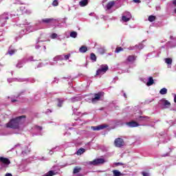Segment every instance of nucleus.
<instances>
[{
    "label": "nucleus",
    "mask_w": 176,
    "mask_h": 176,
    "mask_svg": "<svg viewBox=\"0 0 176 176\" xmlns=\"http://www.w3.org/2000/svg\"><path fill=\"white\" fill-rule=\"evenodd\" d=\"M101 98V93L96 94L95 98L91 99V102L94 103L96 101H98Z\"/></svg>",
    "instance_id": "f8f14e48"
},
{
    "label": "nucleus",
    "mask_w": 176,
    "mask_h": 176,
    "mask_svg": "<svg viewBox=\"0 0 176 176\" xmlns=\"http://www.w3.org/2000/svg\"><path fill=\"white\" fill-rule=\"evenodd\" d=\"M126 124L129 126V127H138V123L134 121L127 122Z\"/></svg>",
    "instance_id": "2eb2a0df"
},
{
    "label": "nucleus",
    "mask_w": 176,
    "mask_h": 176,
    "mask_svg": "<svg viewBox=\"0 0 176 176\" xmlns=\"http://www.w3.org/2000/svg\"><path fill=\"white\" fill-rule=\"evenodd\" d=\"M55 82H58V80H55Z\"/></svg>",
    "instance_id": "0e129e2a"
},
{
    "label": "nucleus",
    "mask_w": 176,
    "mask_h": 176,
    "mask_svg": "<svg viewBox=\"0 0 176 176\" xmlns=\"http://www.w3.org/2000/svg\"><path fill=\"white\" fill-rule=\"evenodd\" d=\"M44 50H46V46H44Z\"/></svg>",
    "instance_id": "680f3d73"
},
{
    "label": "nucleus",
    "mask_w": 176,
    "mask_h": 176,
    "mask_svg": "<svg viewBox=\"0 0 176 176\" xmlns=\"http://www.w3.org/2000/svg\"><path fill=\"white\" fill-rule=\"evenodd\" d=\"M135 56L131 55L128 56V58H126V61H128V63H134V61H135Z\"/></svg>",
    "instance_id": "4468645a"
},
{
    "label": "nucleus",
    "mask_w": 176,
    "mask_h": 176,
    "mask_svg": "<svg viewBox=\"0 0 176 176\" xmlns=\"http://www.w3.org/2000/svg\"><path fill=\"white\" fill-rule=\"evenodd\" d=\"M79 52L80 53H86L87 52V47L82 45L80 47Z\"/></svg>",
    "instance_id": "6ab92c4d"
},
{
    "label": "nucleus",
    "mask_w": 176,
    "mask_h": 176,
    "mask_svg": "<svg viewBox=\"0 0 176 176\" xmlns=\"http://www.w3.org/2000/svg\"><path fill=\"white\" fill-rule=\"evenodd\" d=\"M138 122H145L146 120H149V117L148 116H139L135 118Z\"/></svg>",
    "instance_id": "9b49d317"
},
{
    "label": "nucleus",
    "mask_w": 176,
    "mask_h": 176,
    "mask_svg": "<svg viewBox=\"0 0 176 176\" xmlns=\"http://www.w3.org/2000/svg\"><path fill=\"white\" fill-rule=\"evenodd\" d=\"M50 155H53V151H50Z\"/></svg>",
    "instance_id": "8fccbe9b"
},
{
    "label": "nucleus",
    "mask_w": 176,
    "mask_h": 176,
    "mask_svg": "<svg viewBox=\"0 0 176 176\" xmlns=\"http://www.w3.org/2000/svg\"><path fill=\"white\" fill-rule=\"evenodd\" d=\"M30 152V150H28V146H25L24 148H22V153L24 155L25 153H28Z\"/></svg>",
    "instance_id": "bb28decb"
},
{
    "label": "nucleus",
    "mask_w": 176,
    "mask_h": 176,
    "mask_svg": "<svg viewBox=\"0 0 176 176\" xmlns=\"http://www.w3.org/2000/svg\"><path fill=\"white\" fill-rule=\"evenodd\" d=\"M142 175L143 176H149V173H146V172H142Z\"/></svg>",
    "instance_id": "c9c22d12"
},
{
    "label": "nucleus",
    "mask_w": 176,
    "mask_h": 176,
    "mask_svg": "<svg viewBox=\"0 0 176 176\" xmlns=\"http://www.w3.org/2000/svg\"><path fill=\"white\" fill-rule=\"evenodd\" d=\"M174 102L176 103V95L175 94H174Z\"/></svg>",
    "instance_id": "37998d69"
},
{
    "label": "nucleus",
    "mask_w": 176,
    "mask_h": 176,
    "mask_svg": "<svg viewBox=\"0 0 176 176\" xmlns=\"http://www.w3.org/2000/svg\"><path fill=\"white\" fill-rule=\"evenodd\" d=\"M160 94H162V96H164V94H167V89L166 88H162L160 91Z\"/></svg>",
    "instance_id": "a878e982"
},
{
    "label": "nucleus",
    "mask_w": 176,
    "mask_h": 176,
    "mask_svg": "<svg viewBox=\"0 0 176 176\" xmlns=\"http://www.w3.org/2000/svg\"><path fill=\"white\" fill-rule=\"evenodd\" d=\"M167 156H170V153H167L166 154H164V155H162V157H166Z\"/></svg>",
    "instance_id": "e433bc0d"
},
{
    "label": "nucleus",
    "mask_w": 176,
    "mask_h": 176,
    "mask_svg": "<svg viewBox=\"0 0 176 176\" xmlns=\"http://www.w3.org/2000/svg\"><path fill=\"white\" fill-rule=\"evenodd\" d=\"M116 166H123V163H122V162H117V163H116Z\"/></svg>",
    "instance_id": "58836bf2"
},
{
    "label": "nucleus",
    "mask_w": 176,
    "mask_h": 176,
    "mask_svg": "<svg viewBox=\"0 0 176 176\" xmlns=\"http://www.w3.org/2000/svg\"><path fill=\"white\" fill-rule=\"evenodd\" d=\"M156 20V16L151 15L148 16V21H150L151 23L155 21Z\"/></svg>",
    "instance_id": "393cba45"
},
{
    "label": "nucleus",
    "mask_w": 176,
    "mask_h": 176,
    "mask_svg": "<svg viewBox=\"0 0 176 176\" xmlns=\"http://www.w3.org/2000/svg\"><path fill=\"white\" fill-rule=\"evenodd\" d=\"M133 2H135V3H141L140 0H133Z\"/></svg>",
    "instance_id": "ea45409f"
},
{
    "label": "nucleus",
    "mask_w": 176,
    "mask_h": 176,
    "mask_svg": "<svg viewBox=\"0 0 176 176\" xmlns=\"http://www.w3.org/2000/svg\"><path fill=\"white\" fill-rule=\"evenodd\" d=\"M173 3L175 5V6H176V0H173Z\"/></svg>",
    "instance_id": "c03bdc74"
},
{
    "label": "nucleus",
    "mask_w": 176,
    "mask_h": 176,
    "mask_svg": "<svg viewBox=\"0 0 176 176\" xmlns=\"http://www.w3.org/2000/svg\"><path fill=\"white\" fill-rule=\"evenodd\" d=\"M174 13L176 14V8L174 10Z\"/></svg>",
    "instance_id": "6e6d98bb"
},
{
    "label": "nucleus",
    "mask_w": 176,
    "mask_h": 176,
    "mask_svg": "<svg viewBox=\"0 0 176 176\" xmlns=\"http://www.w3.org/2000/svg\"><path fill=\"white\" fill-rule=\"evenodd\" d=\"M62 105H63V101L59 100V102L58 104V107H62Z\"/></svg>",
    "instance_id": "4c0bfd02"
},
{
    "label": "nucleus",
    "mask_w": 176,
    "mask_h": 176,
    "mask_svg": "<svg viewBox=\"0 0 176 176\" xmlns=\"http://www.w3.org/2000/svg\"><path fill=\"white\" fill-rule=\"evenodd\" d=\"M69 57H71V54H69L67 55H63L64 60H69Z\"/></svg>",
    "instance_id": "2f4dec72"
},
{
    "label": "nucleus",
    "mask_w": 176,
    "mask_h": 176,
    "mask_svg": "<svg viewBox=\"0 0 176 176\" xmlns=\"http://www.w3.org/2000/svg\"><path fill=\"white\" fill-rule=\"evenodd\" d=\"M51 65H54V63H51Z\"/></svg>",
    "instance_id": "bf43d9fd"
},
{
    "label": "nucleus",
    "mask_w": 176,
    "mask_h": 176,
    "mask_svg": "<svg viewBox=\"0 0 176 176\" xmlns=\"http://www.w3.org/2000/svg\"><path fill=\"white\" fill-rule=\"evenodd\" d=\"M40 67H42V63H40V64L37 66L38 68H40Z\"/></svg>",
    "instance_id": "49530a36"
},
{
    "label": "nucleus",
    "mask_w": 176,
    "mask_h": 176,
    "mask_svg": "<svg viewBox=\"0 0 176 176\" xmlns=\"http://www.w3.org/2000/svg\"><path fill=\"white\" fill-rule=\"evenodd\" d=\"M153 84V78H152V77H150L148 78V81L147 82L146 85L147 86H152Z\"/></svg>",
    "instance_id": "b1692460"
},
{
    "label": "nucleus",
    "mask_w": 176,
    "mask_h": 176,
    "mask_svg": "<svg viewBox=\"0 0 176 176\" xmlns=\"http://www.w3.org/2000/svg\"><path fill=\"white\" fill-rule=\"evenodd\" d=\"M0 162L3 163V164H6L7 166L10 163V160H9V159L5 158L3 157H0Z\"/></svg>",
    "instance_id": "ddd939ff"
},
{
    "label": "nucleus",
    "mask_w": 176,
    "mask_h": 176,
    "mask_svg": "<svg viewBox=\"0 0 176 176\" xmlns=\"http://www.w3.org/2000/svg\"><path fill=\"white\" fill-rule=\"evenodd\" d=\"M116 53H119L120 52H123V48L122 47H118L116 49Z\"/></svg>",
    "instance_id": "7c9ffc66"
},
{
    "label": "nucleus",
    "mask_w": 176,
    "mask_h": 176,
    "mask_svg": "<svg viewBox=\"0 0 176 176\" xmlns=\"http://www.w3.org/2000/svg\"><path fill=\"white\" fill-rule=\"evenodd\" d=\"M11 101H12V102H16V100H14V99H12Z\"/></svg>",
    "instance_id": "de8ad7c7"
},
{
    "label": "nucleus",
    "mask_w": 176,
    "mask_h": 176,
    "mask_svg": "<svg viewBox=\"0 0 176 176\" xmlns=\"http://www.w3.org/2000/svg\"><path fill=\"white\" fill-rule=\"evenodd\" d=\"M35 47H36V49H39L40 47H39V45H36Z\"/></svg>",
    "instance_id": "3c124183"
},
{
    "label": "nucleus",
    "mask_w": 176,
    "mask_h": 176,
    "mask_svg": "<svg viewBox=\"0 0 176 176\" xmlns=\"http://www.w3.org/2000/svg\"><path fill=\"white\" fill-rule=\"evenodd\" d=\"M114 145L117 148H122V146H123L124 145V142L123 141V139L118 138L115 140Z\"/></svg>",
    "instance_id": "0eeeda50"
},
{
    "label": "nucleus",
    "mask_w": 176,
    "mask_h": 176,
    "mask_svg": "<svg viewBox=\"0 0 176 176\" xmlns=\"http://www.w3.org/2000/svg\"><path fill=\"white\" fill-rule=\"evenodd\" d=\"M64 60V55H58L54 58V61H63Z\"/></svg>",
    "instance_id": "f3484780"
},
{
    "label": "nucleus",
    "mask_w": 176,
    "mask_h": 176,
    "mask_svg": "<svg viewBox=\"0 0 176 176\" xmlns=\"http://www.w3.org/2000/svg\"><path fill=\"white\" fill-rule=\"evenodd\" d=\"M99 52H100V53H101V54H104V50L99 49Z\"/></svg>",
    "instance_id": "a19ab883"
},
{
    "label": "nucleus",
    "mask_w": 176,
    "mask_h": 176,
    "mask_svg": "<svg viewBox=\"0 0 176 176\" xmlns=\"http://www.w3.org/2000/svg\"><path fill=\"white\" fill-rule=\"evenodd\" d=\"M16 52L17 50H12V48L10 47V49L8 50V54H10V56H13V54H14Z\"/></svg>",
    "instance_id": "4be33fe9"
},
{
    "label": "nucleus",
    "mask_w": 176,
    "mask_h": 176,
    "mask_svg": "<svg viewBox=\"0 0 176 176\" xmlns=\"http://www.w3.org/2000/svg\"><path fill=\"white\" fill-rule=\"evenodd\" d=\"M51 38H52V39H56V38H57V34H56V33L52 34L51 35Z\"/></svg>",
    "instance_id": "72a5a7b5"
},
{
    "label": "nucleus",
    "mask_w": 176,
    "mask_h": 176,
    "mask_svg": "<svg viewBox=\"0 0 176 176\" xmlns=\"http://www.w3.org/2000/svg\"><path fill=\"white\" fill-rule=\"evenodd\" d=\"M34 58L30 56L29 58H25L21 60L18 61V63L16 65V68H23V65L25 64V63H28V61H32Z\"/></svg>",
    "instance_id": "7ed1b4c3"
},
{
    "label": "nucleus",
    "mask_w": 176,
    "mask_h": 176,
    "mask_svg": "<svg viewBox=\"0 0 176 176\" xmlns=\"http://www.w3.org/2000/svg\"><path fill=\"white\" fill-rule=\"evenodd\" d=\"M106 127H107V125H98L96 126H91V129L94 130V131H100V130H104Z\"/></svg>",
    "instance_id": "6e6552de"
},
{
    "label": "nucleus",
    "mask_w": 176,
    "mask_h": 176,
    "mask_svg": "<svg viewBox=\"0 0 176 176\" xmlns=\"http://www.w3.org/2000/svg\"><path fill=\"white\" fill-rule=\"evenodd\" d=\"M160 105H161L164 109H166V108H170L171 103L166 99H162L160 101Z\"/></svg>",
    "instance_id": "423d86ee"
},
{
    "label": "nucleus",
    "mask_w": 176,
    "mask_h": 176,
    "mask_svg": "<svg viewBox=\"0 0 176 176\" xmlns=\"http://www.w3.org/2000/svg\"><path fill=\"white\" fill-rule=\"evenodd\" d=\"M115 3H116L115 1L109 2L105 7L106 10H111V8L115 6Z\"/></svg>",
    "instance_id": "1a4fd4ad"
},
{
    "label": "nucleus",
    "mask_w": 176,
    "mask_h": 176,
    "mask_svg": "<svg viewBox=\"0 0 176 176\" xmlns=\"http://www.w3.org/2000/svg\"><path fill=\"white\" fill-rule=\"evenodd\" d=\"M124 97L125 98H127V96L126 95V94H124Z\"/></svg>",
    "instance_id": "603ef678"
},
{
    "label": "nucleus",
    "mask_w": 176,
    "mask_h": 176,
    "mask_svg": "<svg viewBox=\"0 0 176 176\" xmlns=\"http://www.w3.org/2000/svg\"><path fill=\"white\" fill-rule=\"evenodd\" d=\"M37 129H38V130H42V127H41V126H38Z\"/></svg>",
    "instance_id": "09e8293b"
},
{
    "label": "nucleus",
    "mask_w": 176,
    "mask_h": 176,
    "mask_svg": "<svg viewBox=\"0 0 176 176\" xmlns=\"http://www.w3.org/2000/svg\"><path fill=\"white\" fill-rule=\"evenodd\" d=\"M173 38V36H170V38Z\"/></svg>",
    "instance_id": "69168bd1"
},
{
    "label": "nucleus",
    "mask_w": 176,
    "mask_h": 176,
    "mask_svg": "<svg viewBox=\"0 0 176 176\" xmlns=\"http://www.w3.org/2000/svg\"><path fill=\"white\" fill-rule=\"evenodd\" d=\"M6 176H13V175H12V174H10V173H7V174H6Z\"/></svg>",
    "instance_id": "a18cd8bd"
},
{
    "label": "nucleus",
    "mask_w": 176,
    "mask_h": 176,
    "mask_svg": "<svg viewBox=\"0 0 176 176\" xmlns=\"http://www.w3.org/2000/svg\"><path fill=\"white\" fill-rule=\"evenodd\" d=\"M144 47H140V49H142Z\"/></svg>",
    "instance_id": "e2e57ef3"
},
{
    "label": "nucleus",
    "mask_w": 176,
    "mask_h": 176,
    "mask_svg": "<svg viewBox=\"0 0 176 176\" xmlns=\"http://www.w3.org/2000/svg\"><path fill=\"white\" fill-rule=\"evenodd\" d=\"M88 3H89V0H82L79 2V5L80 6H81V8L87 6Z\"/></svg>",
    "instance_id": "dca6fc26"
},
{
    "label": "nucleus",
    "mask_w": 176,
    "mask_h": 176,
    "mask_svg": "<svg viewBox=\"0 0 176 176\" xmlns=\"http://www.w3.org/2000/svg\"><path fill=\"white\" fill-rule=\"evenodd\" d=\"M75 101H78V98H71L72 102H75Z\"/></svg>",
    "instance_id": "f704fd0d"
},
{
    "label": "nucleus",
    "mask_w": 176,
    "mask_h": 176,
    "mask_svg": "<svg viewBox=\"0 0 176 176\" xmlns=\"http://www.w3.org/2000/svg\"><path fill=\"white\" fill-rule=\"evenodd\" d=\"M80 170H82V168L79 167V166H76L74 169V174H78V173L80 172Z\"/></svg>",
    "instance_id": "412c9836"
},
{
    "label": "nucleus",
    "mask_w": 176,
    "mask_h": 176,
    "mask_svg": "<svg viewBox=\"0 0 176 176\" xmlns=\"http://www.w3.org/2000/svg\"><path fill=\"white\" fill-rule=\"evenodd\" d=\"M24 122H25V116L16 117L10 120V122L6 124V127L8 129H19L20 124H23Z\"/></svg>",
    "instance_id": "f257e3e1"
},
{
    "label": "nucleus",
    "mask_w": 176,
    "mask_h": 176,
    "mask_svg": "<svg viewBox=\"0 0 176 176\" xmlns=\"http://www.w3.org/2000/svg\"><path fill=\"white\" fill-rule=\"evenodd\" d=\"M52 5H53V6H57L58 5V1H57V0H54L52 2Z\"/></svg>",
    "instance_id": "473e14b6"
},
{
    "label": "nucleus",
    "mask_w": 176,
    "mask_h": 176,
    "mask_svg": "<svg viewBox=\"0 0 176 176\" xmlns=\"http://www.w3.org/2000/svg\"><path fill=\"white\" fill-rule=\"evenodd\" d=\"M56 148H58V147L56 146V148H52V151H54V149H56Z\"/></svg>",
    "instance_id": "5fc2aeb1"
},
{
    "label": "nucleus",
    "mask_w": 176,
    "mask_h": 176,
    "mask_svg": "<svg viewBox=\"0 0 176 176\" xmlns=\"http://www.w3.org/2000/svg\"><path fill=\"white\" fill-rule=\"evenodd\" d=\"M131 19V14L128 13V16H126V14H123L122 17V21L124 23H127V21H130V19Z\"/></svg>",
    "instance_id": "9d476101"
},
{
    "label": "nucleus",
    "mask_w": 176,
    "mask_h": 176,
    "mask_svg": "<svg viewBox=\"0 0 176 176\" xmlns=\"http://www.w3.org/2000/svg\"><path fill=\"white\" fill-rule=\"evenodd\" d=\"M93 14H94V13H91L89 14V16H93Z\"/></svg>",
    "instance_id": "864d4df0"
},
{
    "label": "nucleus",
    "mask_w": 176,
    "mask_h": 176,
    "mask_svg": "<svg viewBox=\"0 0 176 176\" xmlns=\"http://www.w3.org/2000/svg\"><path fill=\"white\" fill-rule=\"evenodd\" d=\"M23 24H24L25 25H28V23H23Z\"/></svg>",
    "instance_id": "4d7b16f0"
},
{
    "label": "nucleus",
    "mask_w": 176,
    "mask_h": 176,
    "mask_svg": "<svg viewBox=\"0 0 176 176\" xmlns=\"http://www.w3.org/2000/svg\"><path fill=\"white\" fill-rule=\"evenodd\" d=\"M109 67L107 65H100V68L96 71V76H101L108 71Z\"/></svg>",
    "instance_id": "f03ea898"
},
{
    "label": "nucleus",
    "mask_w": 176,
    "mask_h": 176,
    "mask_svg": "<svg viewBox=\"0 0 176 176\" xmlns=\"http://www.w3.org/2000/svg\"><path fill=\"white\" fill-rule=\"evenodd\" d=\"M91 60H92V61H97V57L94 53L91 54Z\"/></svg>",
    "instance_id": "c85d7f7f"
},
{
    "label": "nucleus",
    "mask_w": 176,
    "mask_h": 176,
    "mask_svg": "<svg viewBox=\"0 0 176 176\" xmlns=\"http://www.w3.org/2000/svg\"><path fill=\"white\" fill-rule=\"evenodd\" d=\"M53 19H43V23H46L47 24L50 23V21H53Z\"/></svg>",
    "instance_id": "c756f323"
},
{
    "label": "nucleus",
    "mask_w": 176,
    "mask_h": 176,
    "mask_svg": "<svg viewBox=\"0 0 176 176\" xmlns=\"http://www.w3.org/2000/svg\"><path fill=\"white\" fill-rule=\"evenodd\" d=\"M70 37L71 38H76L77 36H78V32H70Z\"/></svg>",
    "instance_id": "5701e85b"
},
{
    "label": "nucleus",
    "mask_w": 176,
    "mask_h": 176,
    "mask_svg": "<svg viewBox=\"0 0 176 176\" xmlns=\"http://www.w3.org/2000/svg\"><path fill=\"white\" fill-rule=\"evenodd\" d=\"M104 163H105V160L102 158H98L94 160V161L89 162L87 164H89L90 166H98V164H104Z\"/></svg>",
    "instance_id": "39448f33"
},
{
    "label": "nucleus",
    "mask_w": 176,
    "mask_h": 176,
    "mask_svg": "<svg viewBox=\"0 0 176 176\" xmlns=\"http://www.w3.org/2000/svg\"><path fill=\"white\" fill-rule=\"evenodd\" d=\"M6 20H9V14L4 13L0 16V27H3L6 24Z\"/></svg>",
    "instance_id": "20e7f679"
},
{
    "label": "nucleus",
    "mask_w": 176,
    "mask_h": 176,
    "mask_svg": "<svg viewBox=\"0 0 176 176\" xmlns=\"http://www.w3.org/2000/svg\"><path fill=\"white\" fill-rule=\"evenodd\" d=\"M165 63L168 64V68H171V64H173V59L167 58L165 59Z\"/></svg>",
    "instance_id": "a211bd4d"
},
{
    "label": "nucleus",
    "mask_w": 176,
    "mask_h": 176,
    "mask_svg": "<svg viewBox=\"0 0 176 176\" xmlns=\"http://www.w3.org/2000/svg\"><path fill=\"white\" fill-rule=\"evenodd\" d=\"M34 82H35V80H32V82L34 83Z\"/></svg>",
    "instance_id": "052dcab7"
},
{
    "label": "nucleus",
    "mask_w": 176,
    "mask_h": 176,
    "mask_svg": "<svg viewBox=\"0 0 176 176\" xmlns=\"http://www.w3.org/2000/svg\"><path fill=\"white\" fill-rule=\"evenodd\" d=\"M129 13H130L129 12H124L123 14H125V16H129Z\"/></svg>",
    "instance_id": "79ce46f5"
},
{
    "label": "nucleus",
    "mask_w": 176,
    "mask_h": 176,
    "mask_svg": "<svg viewBox=\"0 0 176 176\" xmlns=\"http://www.w3.org/2000/svg\"><path fill=\"white\" fill-rule=\"evenodd\" d=\"M113 176H122L123 173H120V171L118 170H113Z\"/></svg>",
    "instance_id": "aec40b11"
},
{
    "label": "nucleus",
    "mask_w": 176,
    "mask_h": 176,
    "mask_svg": "<svg viewBox=\"0 0 176 176\" xmlns=\"http://www.w3.org/2000/svg\"><path fill=\"white\" fill-rule=\"evenodd\" d=\"M47 112H52V111L48 109Z\"/></svg>",
    "instance_id": "13d9d810"
},
{
    "label": "nucleus",
    "mask_w": 176,
    "mask_h": 176,
    "mask_svg": "<svg viewBox=\"0 0 176 176\" xmlns=\"http://www.w3.org/2000/svg\"><path fill=\"white\" fill-rule=\"evenodd\" d=\"M82 153H85V148H81L77 151V155H82Z\"/></svg>",
    "instance_id": "cd10ccee"
}]
</instances>
